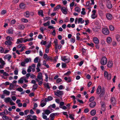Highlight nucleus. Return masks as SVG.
I'll use <instances>...</instances> for the list:
<instances>
[{
  "label": "nucleus",
  "instance_id": "1",
  "mask_svg": "<svg viewBox=\"0 0 120 120\" xmlns=\"http://www.w3.org/2000/svg\"><path fill=\"white\" fill-rule=\"evenodd\" d=\"M105 93V90L104 88L102 89L101 86H98L96 89V93L99 94H100V97L102 96Z\"/></svg>",
  "mask_w": 120,
  "mask_h": 120
},
{
  "label": "nucleus",
  "instance_id": "2",
  "mask_svg": "<svg viewBox=\"0 0 120 120\" xmlns=\"http://www.w3.org/2000/svg\"><path fill=\"white\" fill-rule=\"evenodd\" d=\"M36 80L37 82H38V84L39 85H41L43 81V77L41 73L39 72L38 73L37 78Z\"/></svg>",
  "mask_w": 120,
  "mask_h": 120
},
{
  "label": "nucleus",
  "instance_id": "3",
  "mask_svg": "<svg viewBox=\"0 0 120 120\" xmlns=\"http://www.w3.org/2000/svg\"><path fill=\"white\" fill-rule=\"evenodd\" d=\"M104 76L105 79H107L109 80L111 79L112 75L110 72L105 71L104 72Z\"/></svg>",
  "mask_w": 120,
  "mask_h": 120
},
{
  "label": "nucleus",
  "instance_id": "4",
  "mask_svg": "<svg viewBox=\"0 0 120 120\" xmlns=\"http://www.w3.org/2000/svg\"><path fill=\"white\" fill-rule=\"evenodd\" d=\"M84 20H83V19L81 18H76L75 21V24H77V23L82 24L84 23Z\"/></svg>",
  "mask_w": 120,
  "mask_h": 120
},
{
  "label": "nucleus",
  "instance_id": "5",
  "mask_svg": "<svg viewBox=\"0 0 120 120\" xmlns=\"http://www.w3.org/2000/svg\"><path fill=\"white\" fill-rule=\"evenodd\" d=\"M4 101L6 103L9 102L11 105H14L15 103L12 101V100L9 97L5 98L4 99Z\"/></svg>",
  "mask_w": 120,
  "mask_h": 120
},
{
  "label": "nucleus",
  "instance_id": "6",
  "mask_svg": "<svg viewBox=\"0 0 120 120\" xmlns=\"http://www.w3.org/2000/svg\"><path fill=\"white\" fill-rule=\"evenodd\" d=\"M107 62V58L105 56H103L101 58L100 63L102 65H105L106 64Z\"/></svg>",
  "mask_w": 120,
  "mask_h": 120
},
{
  "label": "nucleus",
  "instance_id": "7",
  "mask_svg": "<svg viewBox=\"0 0 120 120\" xmlns=\"http://www.w3.org/2000/svg\"><path fill=\"white\" fill-rule=\"evenodd\" d=\"M54 94L56 96L60 97L63 95V91L58 90L56 91H55Z\"/></svg>",
  "mask_w": 120,
  "mask_h": 120
},
{
  "label": "nucleus",
  "instance_id": "8",
  "mask_svg": "<svg viewBox=\"0 0 120 120\" xmlns=\"http://www.w3.org/2000/svg\"><path fill=\"white\" fill-rule=\"evenodd\" d=\"M61 60L66 63H68L69 62L70 58L66 56H64L61 57Z\"/></svg>",
  "mask_w": 120,
  "mask_h": 120
},
{
  "label": "nucleus",
  "instance_id": "9",
  "mask_svg": "<svg viewBox=\"0 0 120 120\" xmlns=\"http://www.w3.org/2000/svg\"><path fill=\"white\" fill-rule=\"evenodd\" d=\"M60 9L61 10L63 14L66 15L67 14L68 10L65 7H61L60 8Z\"/></svg>",
  "mask_w": 120,
  "mask_h": 120
},
{
  "label": "nucleus",
  "instance_id": "10",
  "mask_svg": "<svg viewBox=\"0 0 120 120\" xmlns=\"http://www.w3.org/2000/svg\"><path fill=\"white\" fill-rule=\"evenodd\" d=\"M14 30L12 27L9 28L6 30L7 33L8 34H12L13 33Z\"/></svg>",
  "mask_w": 120,
  "mask_h": 120
},
{
  "label": "nucleus",
  "instance_id": "11",
  "mask_svg": "<svg viewBox=\"0 0 120 120\" xmlns=\"http://www.w3.org/2000/svg\"><path fill=\"white\" fill-rule=\"evenodd\" d=\"M47 102L45 99H42L41 101L40 106L42 107H44L46 105Z\"/></svg>",
  "mask_w": 120,
  "mask_h": 120
},
{
  "label": "nucleus",
  "instance_id": "12",
  "mask_svg": "<svg viewBox=\"0 0 120 120\" xmlns=\"http://www.w3.org/2000/svg\"><path fill=\"white\" fill-rule=\"evenodd\" d=\"M96 11L95 9H94L92 11V14H91V17L92 19H94L97 17V15L96 14Z\"/></svg>",
  "mask_w": 120,
  "mask_h": 120
},
{
  "label": "nucleus",
  "instance_id": "13",
  "mask_svg": "<svg viewBox=\"0 0 120 120\" xmlns=\"http://www.w3.org/2000/svg\"><path fill=\"white\" fill-rule=\"evenodd\" d=\"M102 32L103 34L105 35H108L109 33V30L106 28H103L102 30Z\"/></svg>",
  "mask_w": 120,
  "mask_h": 120
},
{
  "label": "nucleus",
  "instance_id": "14",
  "mask_svg": "<svg viewBox=\"0 0 120 120\" xmlns=\"http://www.w3.org/2000/svg\"><path fill=\"white\" fill-rule=\"evenodd\" d=\"M106 17L107 19L109 20H111L113 18L112 15L109 13H106Z\"/></svg>",
  "mask_w": 120,
  "mask_h": 120
},
{
  "label": "nucleus",
  "instance_id": "15",
  "mask_svg": "<svg viewBox=\"0 0 120 120\" xmlns=\"http://www.w3.org/2000/svg\"><path fill=\"white\" fill-rule=\"evenodd\" d=\"M25 39L24 38H21L18 39H17V41L16 42L17 44H19L20 43H22L24 42Z\"/></svg>",
  "mask_w": 120,
  "mask_h": 120
},
{
  "label": "nucleus",
  "instance_id": "16",
  "mask_svg": "<svg viewBox=\"0 0 120 120\" xmlns=\"http://www.w3.org/2000/svg\"><path fill=\"white\" fill-rule=\"evenodd\" d=\"M54 111V110H50V111L48 109H46L44 111V113L47 116L48 115Z\"/></svg>",
  "mask_w": 120,
  "mask_h": 120
},
{
  "label": "nucleus",
  "instance_id": "17",
  "mask_svg": "<svg viewBox=\"0 0 120 120\" xmlns=\"http://www.w3.org/2000/svg\"><path fill=\"white\" fill-rule=\"evenodd\" d=\"M107 8L109 9H110L112 8V5L110 1H107Z\"/></svg>",
  "mask_w": 120,
  "mask_h": 120
},
{
  "label": "nucleus",
  "instance_id": "18",
  "mask_svg": "<svg viewBox=\"0 0 120 120\" xmlns=\"http://www.w3.org/2000/svg\"><path fill=\"white\" fill-rule=\"evenodd\" d=\"M111 101L112 105L114 106L116 105V101L115 98L112 97L110 99Z\"/></svg>",
  "mask_w": 120,
  "mask_h": 120
},
{
  "label": "nucleus",
  "instance_id": "19",
  "mask_svg": "<svg viewBox=\"0 0 120 120\" xmlns=\"http://www.w3.org/2000/svg\"><path fill=\"white\" fill-rule=\"evenodd\" d=\"M96 105V102L94 101L91 102L89 106L90 108H93Z\"/></svg>",
  "mask_w": 120,
  "mask_h": 120
},
{
  "label": "nucleus",
  "instance_id": "20",
  "mask_svg": "<svg viewBox=\"0 0 120 120\" xmlns=\"http://www.w3.org/2000/svg\"><path fill=\"white\" fill-rule=\"evenodd\" d=\"M113 65V62L112 61H109L108 62L107 65L109 68L112 67Z\"/></svg>",
  "mask_w": 120,
  "mask_h": 120
},
{
  "label": "nucleus",
  "instance_id": "21",
  "mask_svg": "<svg viewBox=\"0 0 120 120\" xmlns=\"http://www.w3.org/2000/svg\"><path fill=\"white\" fill-rule=\"evenodd\" d=\"M93 41L94 43L96 44H98L99 43V41L98 39L96 37H94L93 38Z\"/></svg>",
  "mask_w": 120,
  "mask_h": 120
},
{
  "label": "nucleus",
  "instance_id": "22",
  "mask_svg": "<svg viewBox=\"0 0 120 120\" xmlns=\"http://www.w3.org/2000/svg\"><path fill=\"white\" fill-rule=\"evenodd\" d=\"M112 38L110 37H108L106 38V41L108 43L110 44L112 41Z\"/></svg>",
  "mask_w": 120,
  "mask_h": 120
},
{
  "label": "nucleus",
  "instance_id": "23",
  "mask_svg": "<svg viewBox=\"0 0 120 120\" xmlns=\"http://www.w3.org/2000/svg\"><path fill=\"white\" fill-rule=\"evenodd\" d=\"M11 56L9 54L6 55L4 57V58L5 59H7L9 61L10 59L11 58Z\"/></svg>",
  "mask_w": 120,
  "mask_h": 120
},
{
  "label": "nucleus",
  "instance_id": "24",
  "mask_svg": "<svg viewBox=\"0 0 120 120\" xmlns=\"http://www.w3.org/2000/svg\"><path fill=\"white\" fill-rule=\"evenodd\" d=\"M53 99V98L51 96H49L47 98H45V99L47 102L50 101L52 100Z\"/></svg>",
  "mask_w": 120,
  "mask_h": 120
},
{
  "label": "nucleus",
  "instance_id": "25",
  "mask_svg": "<svg viewBox=\"0 0 120 120\" xmlns=\"http://www.w3.org/2000/svg\"><path fill=\"white\" fill-rule=\"evenodd\" d=\"M50 84L48 83H46L44 84V85L46 89H49L50 88Z\"/></svg>",
  "mask_w": 120,
  "mask_h": 120
},
{
  "label": "nucleus",
  "instance_id": "26",
  "mask_svg": "<svg viewBox=\"0 0 120 120\" xmlns=\"http://www.w3.org/2000/svg\"><path fill=\"white\" fill-rule=\"evenodd\" d=\"M38 14L41 17H43L44 16L43 11L42 10H40L38 11Z\"/></svg>",
  "mask_w": 120,
  "mask_h": 120
},
{
  "label": "nucleus",
  "instance_id": "27",
  "mask_svg": "<svg viewBox=\"0 0 120 120\" xmlns=\"http://www.w3.org/2000/svg\"><path fill=\"white\" fill-rule=\"evenodd\" d=\"M56 106L55 104H53L52 105H51L50 106H48V109H50L51 110H53L52 109V108H55L56 107Z\"/></svg>",
  "mask_w": 120,
  "mask_h": 120
},
{
  "label": "nucleus",
  "instance_id": "28",
  "mask_svg": "<svg viewBox=\"0 0 120 120\" xmlns=\"http://www.w3.org/2000/svg\"><path fill=\"white\" fill-rule=\"evenodd\" d=\"M19 7L22 9H24L25 7V4L23 3H21L19 5Z\"/></svg>",
  "mask_w": 120,
  "mask_h": 120
},
{
  "label": "nucleus",
  "instance_id": "29",
  "mask_svg": "<svg viewBox=\"0 0 120 120\" xmlns=\"http://www.w3.org/2000/svg\"><path fill=\"white\" fill-rule=\"evenodd\" d=\"M24 15L26 17L28 18V17L30 15V14L29 12L28 11H27L24 13Z\"/></svg>",
  "mask_w": 120,
  "mask_h": 120
},
{
  "label": "nucleus",
  "instance_id": "30",
  "mask_svg": "<svg viewBox=\"0 0 120 120\" xmlns=\"http://www.w3.org/2000/svg\"><path fill=\"white\" fill-rule=\"evenodd\" d=\"M23 77L21 78L18 81V82L19 83L22 84L24 82Z\"/></svg>",
  "mask_w": 120,
  "mask_h": 120
},
{
  "label": "nucleus",
  "instance_id": "31",
  "mask_svg": "<svg viewBox=\"0 0 120 120\" xmlns=\"http://www.w3.org/2000/svg\"><path fill=\"white\" fill-rule=\"evenodd\" d=\"M62 80L61 79L58 78L56 79V82L57 83L60 84L62 83Z\"/></svg>",
  "mask_w": 120,
  "mask_h": 120
},
{
  "label": "nucleus",
  "instance_id": "32",
  "mask_svg": "<svg viewBox=\"0 0 120 120\" xmlns=\"http://www.w3.org/2000/svg\"><path fill=\"white\" fill-rule=\"evenodd\" d=\"M96 113V111L95 109H93L90 112L91 115L92 116L94 115Z\"/></svg>",
  "mask_w": 120,
  "mask_h": 120
},
{
  "label": "nucleus",
  "instance_id": "33",
  "mask_svg": "<svg viewBox=\"0 0 120 120\" xmlns=\"http://www.w3.org/2000/svg\"><path fill=\"white\" fill-rule=\"evenodd\" d=\"M61 5L60 4L58 5L54 9V11H56L57 9H59L61 7Z\"/></svg>",
  "mask_w": 120,
  "mask_h": 120
},
{
  "label": "nucleus",
  "instance_id": "34",
  "mask_svg": "<svg viewBox=\"0 0 120 120\" xmlns=\"http://www.w3.org/2000/svg\"><path fill=\"white\" fill-rule=\"evenodd\" d=\"M5 43L6 45H10L12 44V42L8 40L5 41Z\"/></svg>",
  "mask_w": 120,
  "mask_h": 120
},
{
  "label": "nucleus",
  "instance_id": "35",
  "mask_svg": "<svg viewBox=\"0 0 120 120\" xmlns=\"http://www.w3.org/2000/svg\"><path fill=\"white\" fill-rule=\"evenodd\" d=\"M4 93L7 95H9L10 92L9 91H8L6 90H5L3 91Z\"/></svg>",
  "mask_w": 120,
  "mask_h": 120
},
{
  "label": "nucleus",
  "instance_id": "36",
  "mask_svg": "<svg viewBox=\"0 0 120 120\" xmlns=\"http://www.w3.org/2000/svg\"><path fill=\"white\" fill-rule=\"evenodd\" d=\"M31 60V59L30 58H26L24 60V61L26 63H27L29 62H30Z\"/></svg>",
  "mask_w": 120,
  "mask_h": 120
},
{
  "label": "nucleus",
  "instance_id": "37",
  "mask_svg": "<svg viewBox=\"0 0 120 120\" xmlns=\"http://www.w3.org/2000/svg\"><path fill=\"white\" fill-rule=\"evenodd\" d=\"M26 63L24 61L22 62L21 63H19V64L21 66L23 67H25L26 66Z\"/></svg>",
  "mask_w": 120,
  "mask_h": 120
},
{
  "label": "nucleus",
  "instance_id": "38",
  "mask_svg": "<svg viewBox=\"0 0 120 120\" xmlns=\"http://www.w3.org/2000/svg\"><path fill=\"white\" fill-rule=\"evenodd\" d=\"M31 118L30 120H38L37 119V117L35 115L32 116L31 115Z\"/></svg>",
  "mask_w": 120,
  "mask_h": 120
},
{
  "label": "nucleus",
  "instance_id": "39",
  "mask_svg": "<svg viewBox=\"0 0 120 120\" xmlns=\"http://www.w3.org/2000/svg\"><path fill=\"white\" fill-rule=\"evenodd\" d=\"M42 117L44 119H47V116L45 114L44 112H43L42 113Z\"/></svg>",
  "mask_w": 120,
  "mask_h": 120
},
{
  "label": "nucleus",
  "instance_id": "40",
  "mask_svg": "<svg viewBox=\"0 0 120 120\" xmlns=\"http://www.w3.org/2000/svg\"><path fill=\"white\" fill-rule=\"evenodd\" d=\"M0 63L1 64L3 65H4L5 64V62L1 58H0Z\"/></svg>",
  "mask_w": 120,
  "mask_h": 120
},
{
  "label": "nucleus",
  "instance_id": "41",
  "mask_svg": "<svg viewBox=\"0 0 120 120\" xmlns=\"http://www.w3.org/2000/svg\"><path fill=\"white\" fill-rule=\"evenodd\" d=\"M18 28L19 29L22 30L24 28V27L23 25L20 24L18 26Z\"/></svg>",
  "mask_w": 120,
  "mask_h": 120
},
{
  "label": "nucleus",
  "instance_id": "42",
  "mask_svg": "<svg viewBox=\"0 0 120 120\" xmlns=\"http://www.w3.org/2000/svg\"><path fill=\"white\" fill-rule=\"evenodd\" d=\"M39 57H36L34 60V62L35 63H37L38 62Z\"/></svg>",
  "mask_w": 120,
  "mask_h": 120
},
{
  "label": "nucleus",
  "instance_id": "43",
  "mask_svg": "<svg viewBox=\"0 0 120 120\" xmlns=\"http://www.w3.org/2000/svg\"><path fill=\"white\" fill-rule=\"evenodd\" d=\"M23 78L24 81L25 83H27L28 82V79L25 76L23 77Z\"/></svg>",
  "mask_w": 120,
  "mask_h": 120
},
{
  "label": "nucleus",
  "instance_id": "44",
  "mask_svg": "<svg viewBox=\"0 0 120 120\" xmlns=\"http://www.w3.org/2000/svg\"><path fill=\"white\" fill-rule=\"evenodd\" d=\"M21 21L22 22L24 23H26L28 22L27 19L22 18L21 19Z\"/></svg>",
  "mask_w": 120,
  "mask_h": 120
},
{
  "label": "nucleus",
  "instance_id": "45",
  "mask_svg": "<svg viewBox=\"0 0 120 120\" xmlns=\"http://www.w3.org/2000/svg\"><path fill=\"white\" fill-rule=\"evenodd\" d=\"M33 38H27L26 39H25L24 41V42H26L27 41H32L33 40Z\"/></svg>",
  "mask_w": 120,
  "mask_h": 120
},
{
  "label": "nucleus",
  "instance_id": "46",
  "mask_svg": "<svg viewBox=\"0 0 120 120\" xmlns=\"http://www.w3.org/2000/svg\"><path fill=\"white\" fill-rule=\"evenodd\" d=\"M50 22L49 21H48L47 22L44 23L43 24V25L45 26H46L49 25Z\"/></svg>",
  "mask_w": 120,
  "mask_h": 120
},
{
  "label": "nucleus",
  "instance_id": "47",
  "mask_svg": "<svg viewBox=\"0 0 120 120\" xmlns=\"http://www.w3.org/2000/svg\"><path fill=\"white\" fill-rule=\"evenodd\" d=\"M74 115L73 114H70L69 115V117L72 120H73L74 119Z\"/></svg>",
  "mask_w": 120,
  "mask_h": 120
},
{
  "label": "nucleus",
  "instance_id": "48",
  "mask_svg": "<svg viewBox=\"0 0 120 120\" xmlns=\"http://www.w3.org/2000/svg\"><path fill=\"white\" fill-rule=\"evenodd\" d=\"M74 2H73L71 3L70 4V7L71 10H72L73 8V7L74 6Z\"/></svg>",
  "mask_w": 120,
  "mask_h": 120
},
{
  "label": "nucleus",
  "instance_id": "49",
  "mask_svg": "<svg viewBox=\"0 0 120 120\" xmlns=\"http://www.w3.org/2000/svg\"><path fill=\"white\" fill-rule=\"evenodd\" d=\"M22 73L23 75H25L26 74V72L25 70V69L24 68H23L22 69Z\"/></svg>",
  "mask_w": 120,
  "mask_h": 120
},
{
  "label": "nucleus",
  "instance_id": "50",
  "mask_svg": "<svg viewBox=\"0 0 120 120\" xmlns=\"http://www.w3.org/2000/svg\"><path fill=\"white\" fill-rule=\"evenodd\" d=\"M2 118L4 120H8V117L5 115H4L2 117Z\"/></svg>",
  "mask_w": 120,
  "mask_h": 120
},
{
  "label": "nucleus",
  "instance_id": "51",
  "mask_svg": "<svg viewBox=\"0 0 120 120\" xmlns=\"http://www.w3.org/2000/svg\"><path fill=\"white\" fill-rule=\"evenodd\" d=\"M50 120L54 119L55 118V116L53 113H51L50 114Z\"/></svg>",
  "mask_w": 120,
  "mask_h": 120
},
{
  "label": "nucleus",
  "instance_id": "52",
  "mask_svg": "<svg viewBox=\"0 0 120 120\" xmlns=\"http://www.w3.org/2000/svg\"><path fill=\"white\" fill-rule=\"evenodd\" d=\"M21 32H17L16 33V35L18 36V37H22V36L21 34Z\"/></svg>",
  "mask_w": 120,
  "mask_h": 120
},
{
  "label": "nucleus",
  "instance_id": "53",
  "mask_svg": "<svg viewBox=\"0 0 120 120\" xmlns=\"http://www.w3.org/2000/svg\"><path fill=\"white\" fill-rule=\"evenodd\" d=\"M80 9L78 7H76L75 8V11L77 12H80Z\"/></svg>",
  "mask_w": 120,
  "mask_h": 120
},
{
  "label": "nucleus",
  "instance_id": "54",
  "mask_svg": "<svg viewBox=\"0 0 120 120\" xmlns=\"http://www.w3.org/2000/svg\"><path fill=\"white\" fill-rule=\"evenodd\" d=\"M64 105V103L63 101L59 103V107L60 108H61L62 106Z\"/></svg>",
  "mask_w": 120,
  "mask_h": 120
},
{
  "label": "nucleus",
  "instance_id": "55",
  "mask_svg": "<svg viewBox=\"0 0 120 120\" xmlns=\"http://www.w3.org/2000/svg\"><path fill=\"white\" fill-rule=\"evenodd\" d=\"M94 100V97L92 96L91 97L89 100V101L90 102L93 101Z\"/></svg>",
  "mask_w": 120,
  "mask_h": 120
},
{
  "label": "nucleus",
  "instance_id": "56",
  "mask_svg": "<svg viewBox=\"0 0 120 120\" xmlns=\"http://www.w3.org/2000/svg\"><path fill=\"white\" fill-rule=\"evenodd\" d=\"M6 39L8 41H11L12 40V38L10 36H8L6 38Z\"/></svg>",
  "mask_w": 120,
  "mask_h": 120
},
{
  "label": "nucleus",
  "instance_id": "57",
  "mask_svg": "<svg viewBox=\"0 0 120 120\" xmlns=\"http://www.w3.org/2000/svg\"><path fill=\"white\" fill-rule=\"evenodd\" d=\"M32 67L31 66H29L27 70V72L28 73H30L31 71Z\"/></svg>",
  "mask_w": 120,
  "mask_h": 120
},
{
  "label": "nucleus",
  "instance_id": "58",
  "mask_svg": "<svg viewBox=\"0 0 120 120\" xmlns=\"http://www.w3.org/2000/svg\"><path fill=\"white\" fill-rule=\"evenodd\" d=\"M7 12L6 10H2L1 14L2 15H4Z\"/></svg>",
  "mask_w": 120,
  "mask_h": 120
},
{
  "label": "nucleus",
  "instance_id": "59",
  "mask_svg": "<svg viewBox=\"0 0 120 120\" xmlns=\"http://www.w3.org/2000/svg\"><path fill=\"white\" fill-rule=\"evenodd\" d=\"M98 14L100 16H102L104 14L103 11L101 10H99V11Z\"/></svg>",
  "mask_w": 120,
  "mask_h": 120
},
{
  "label": "nucleus",
  "instance_id": "60",
  "mask_svg": "<svg viewBox=\"0 0 120 120\" xmlns=\"http://www.w3.org/2000/svg\"><path fill=\"white\" fill-rule=\"evenodd\" d=\"M31 115H29L27 116H26V117L27 118L26 120H30L31 119Z\"/></svg>",
  "mask_w": 120,
  "mask_h": 120
},
{
  "label": "nucleus",
  "instance_id": "61",
  "mask_svg": "<svg viewBox=\"0 0 120 120\" xmlns=\"http://www.w3.org/2000/svg\"><path fill=\"white\" fill-rule=\"evenodd\" d=\"M18 69H15L14 71V73L15 75H17L18 74Z\"/></svg>",
  "mask_w": 120,
  "mask_h": 120
},
{
  "label": "nucleus",
  "instance_id": "62",
  "mask_svg": "<svg viewBox=\"0 0 120 120\" xmlns=\"http://www.w3.org/2000/svg\"><path fill=\"white\" fill-rule=\"evenodd\" d=\"M75 41V38H71L70 39V41L73 43H74Z\"/></svg>",
  "mask_w": 120,
  "mask_h": 120
},
{
  "label": "nucleus",
  "instance_id": "63",
  "mask_svg": "<svg viewBox=\"0 0 120 120\" xmlns=\"http://www.w3.org/2000/svg\"><path fill=\"white\" fill-rule=\"evenodd\" d=\"M112 44L114 46H116L117 45V43L115 41H113L112 43Z\"/></svg>",
  "mask_w": 120,
  "mask_h": 120
},
{
  "label": "nucleus",
  "instance_id": "64",
  "mask_svg": "<svg viewBox=\"0 0 120 120\" xmlns=\"http://www.w3.org/2000/svg\"><path fill=\"white\" fill-rule=\"evenodd\" d=\"M116 39L118 41H120V36L119 35H116Z\"/></svg>",
  "mask_w": 120,
  "mask_h": 120
}]
</instances>
